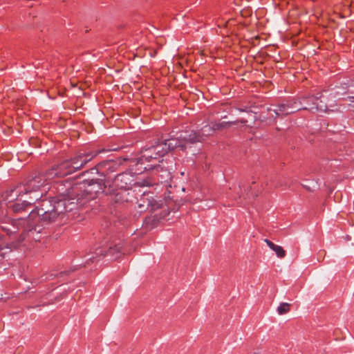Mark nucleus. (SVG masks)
<instances>
[{
  "label": "nucleus",
  "mask_w": 354,
  "mask_h": 354,
  "mask_svg": "<svg viewBox=\"0 0 354 354\" xmlns=\"http://www.w3.org/2000/svg\"><path fill=\"white\" fill-rule=\"evenodd\" d=\"M64 188H58L59 194L54 197L40 198L35 208L28 216L27 227L19 241L14 244L17 247L25 239V234L35 242L39 241L46 235L45 225L55 222L66 212L75 209L70 196L64 194Z\"/></svg>",
  "instance_id": "f257e3e1"
},
{
  "label": "nucleus",
  "mask_w": 354,
  "mask_h": 354,
  "mask_svg": "<svg viewBox=\"0 0 354 354\" xmlns=\"http://www.w3.org/2000/svg\"><path fill=\"white\" fill-rule=\"evenodd\" d=\"M64 194L77 207H93L95 200L104 194H108L109 183L105 178H92L84 180L82 183L71 185L67 183Z\"/></svg>",
  "instance_id": "f03ea898"
},
{
  "label": "nucleus",
  "mask_w": 354,
  "mask_h": 354,
  "mask_svg": "<svg viewBox=\"0 0 354 354\" xmlns=\"http://www.w3.org/2000/svg\"><path fill=\"white\" fill-rule=\"evenodd\" d=\"M113 150L114 149L105 148L95 151L80 150L73 156L54 165L51 169H48L45 174H39L38 176H44L46 179V185L48 180L55 177L61 178L71 175L83 169L87 163L91 161L98 154Z\"/></svg>",
  "instance_id": "7ed1b4c3"
},
{
  "label": "nucleus",
  "mask_w": 354,
  "mask_h": 354,
  "mask_svg": "<svg viewBox=\"0 0 354 354\" xmlns=\"http://www.w3.org/2000/svg\"><path fill=\"white\" fill-rule=\"evenodd\" d=\"M177 147V138H171L161 142H156L145 147L134 165V174H141L146 171L159 167L162 158Z\"/></svg>",
  "instance_id": "20e7f679"
},
{
  "label": "nucleus",
  "mask_w": 354,
  "mask_h": 354,
  "mask_svg": "<svg viewBox=\"0 0 354 354\" xmlns=\"http://www.w3.org/2000/svg\"><path fill=\"white\" fill-rule=\"evenodd\" d=\"M46 179L43 176H35L24 185V198H20L14 203H10L8 209L14 213H21L35 203L43 196L41 188L45 186Z\"/></svg>",
  "instance_id": "39448f33"
},
{
  "label": "nucleus",
  "mask_w": 354,
  "mask_h": 354,
  "mask_svg": "<svg viewBox=\"0 0 354 354\" xmlns=\"http://www.w3.org/2000/svg\"><path fill=\"white\" fill-rule=\"evenodd\" d=\"M236 123V122H212L209 124L204 126L201 129V132L193 131L190 133L188 131L181 132L178 136V149L184 150L187 148L188 144L202 142L205 136L212 134L215 131L229 127Z\"/></svg>",
  "instance_id": "423d86ee"
},
{
  "label": "nucleus",
  "mask_w": 354,
  "mask_h": 354,
  "mask_svg": "<svg viewBox=\"0 0 354 354\" xmlns=\"http://www.w3.org/2000/svg\"><path fill=\"white\" fill-rule=\"evenodd\" d=\"M27 222L28 218H11L10 217L0 218V228L1 229V231H3V234H6L9 237L14 236L21 227H24L22 233L16 240L8 243L7 248L10 250L17 249L21 246H26L27 242L34 241L32 239L28 238L26 234H25V239L22 241L17 247L14 246V244L19 241L20 236L24 233L25 229L27 227Z\"/></svg>",
  "instance_id": "0eeeda50"
},
{
  "label": "nucleus",
  "mask_w": 354,
  "mask_h": 354,
  "mask_svg": "<svg viewBox=\"0 0 354 354\" xmlns=\"http://www.w3.org/2000/svg\"><path fill=\"white\" fill-rule=\"evenodd\" d=\"M175 189L176 185H174L173 188L171 184L168 185L164 197L167 213H165L163 216L154 214L147 216L144 221V225L147 230H152L158 226L161 219L164 217L168 216L171 212H176V200L174 198Z\"/></svg>",
  "instance_id": "6e6552de"
},
{
  "label": "nucleus",
  "mask_w": 354,
  "mask_h": 354,
  "mask_svg": "<svg viewBox=\"0 0 354 354\" xmlns=\"http://www.w3.org/2000/svg\"><path fill=\"white\" fill-rule=\"evenodd\" d=\"M321 97L322 95L317 93L316 95L303 97L301 101H299V104H302L303 103H305L306 106L302 107L297 106L296 101H294L293 102L290 101L288 102L292 108H290L289 111H293L292 113L301 109L308 110L312 113H325L327 111L328 108L326 104L321 100Z\"/></svg>",
  "instance_id": "1a4fd4ad"
},
{
  "label": "nucleus",
  "mask_w": 354,
  "mask_h": 354,
  "mask_svg": "<svg viewBox=\"0 0 354 354\" xmlns=\"http://www.w3.org/2000/svg\"><path fill=\"white\" fill-rule=\"evenodd\" d=\"M122 164V160L118 159L116 160H107L97 164V166L91 168L82 173V175L88 174H101V176L105 178V176L110 173L115 172L118 170V167Z\"/></svg>",
  "instance_id": "9d476101"
},
{
  "label": "nucleus",
  "mask_w": 354,
  "mask_h": 354,
  "mask_svg": "<svg viewBox=\"0 0 354 354\" xmlns=\"http://www.w3.org/2000/svg\"><path fill=\"white\" fill-rule=\"evenodd\" d=\"M24 185L22 189L12 188L8 189L3 194V200L0 201V211L3 212V209L7 207L8 209L10 203H14L20 198H24Z\"/></svg>",
  "instance_id": "9b49d317"
},
{
  "label": "nucleus",
  "mask_w": 354,
  "mask_h": 354,
  "mask_svg": "<svg viewBox=\"0 0 354 354\" xmlns=\"http://www.w3.org/2000/svg\"><path fill=\"white\" fill-rule=\"evenodd\" d=\"M122 254V247L118 245H110L108 250L103 248H97L94 253L86 259L85 264L88 263V261H94L98 257H110L111 259H118Z\"/></svg>",
  "instance_id": "f8f14e48"
},
{
  "label": "nucleus",
  "mask_w": 354,
  "mask_h": 354,
  "mask_svg": "<svg viewBox=\"0 0 354 354\" xmlns=\"http://www.w3.org/2000/svg\"><path fill=\"white\" fill-rule=\"evenodd\" d=\"M162 205L163 203L161 201H158L149 194H145L138 202V207L141 212L145 210L153 211L162 207Z\"/></svg>",
  "instance_id": "ddd939ff"
},
{
  "label": "nucleus",
  "mask_w": 354,
  "mask_h": 354,
  "mask_svg": "<svg viewBox=\"0 0 354 354\" xmlns=\"http://www.w3.org/2000/svg\"><path fill=\"white\" fill-rule=\"evenodd\" d=\"M113 184L118 189L127 192L134 185V176L129 171L120 173L115 177Z\"/></svg>",
  "instance_id": "4468645a"
},
{
  "label": "nucleus",
  "mask_w": 354,
  "mask_h": 354,
  "mask_svg": "<svg viewBox=\"0 0 354 354\" xmlns=\"http://www.w3.org/2000/svg\"><path fill=\"white\" fill-rule=\"evenodd\" d=\"M108 201L112 205H120L123 204L124 202L129 201V192L125 190L116 189L111 190V187L108 188Z\"/></svg>",
  "instance_id": "2eb2a0df"
},
{
  "label": "nucleus",
  "mask_w": 354,
  "mask_h": 354,
  "mask_svg": "<svg viewBox=\"0 0 354 354\" xmlns=\"http://www.w3.org/2000/svg\"><path fill=\"white\" fill-rule=\"evenodd\" d=\"M290 108H292V106L290 103L287 102L286 104L274 106V108H268V111L270 117L277 118L292 114L293 111H289Z\"/></svg>",
  "instance_id": "dca6fc26"
},
{
  "label": "nucleus",
  "mask_w": 354,
  "mask_h": 354,
  "mask_svg": "<svg viewBox=\"0 0 354 354\" xmlns=\"http://www.w3.org/2000/svg\"><path fill=\"white\" fill-rule=\"evenodd\" d=\"M69 271H64V272H55V271H53V272H50L49 273H47L44 275H43L41 277V280L42 281H48V280H50V279H53L54 278H56V277H62L64 275H66L68 273Z\"/></svg>",
  "instance_id": "f3484780"
},
{
  "label": "nucleus",
  "mask_w": 354,
  "mask_h": 354,
  "mask_svg": "<svg viewBox=\"0 0 354 354\" xmlns=\"http://www.w3.org/2000/svg\"><path fill=\"white\" fill-rule=\"evenodd\" d=\"M290 310V304L288 303H281L277 308V313L279 315L287 313Z\"/></svg>",
  "instance_id": "a211bd4d"
},
{
  "label": "nucleus",
  "mask_w": 354,
  "mask_h": 354,
  "mask_svg": "<svg viewBox=\"0 0 354 354\" xmlns=\"http://www.w3.org/2000/svg\"><path fill=\"white\" fill-rule=\"evenodd\" d=\"M272 250L275 252L277 256L279 258H283L286 256V251L280 245H276Z\"/></svg>",
  "instance_id": "6ab92c4d"
},
{
  "label": "nucleus",
  "mask_w": 354,
  "mask_h": 354,
  "mask_svg": "<svg viewBox=\"0 0 354 354\" xmlns=\"http://www.w3.org/2000/svg\"><path fill=\"white\" fill-rule=\"evenodd\" d=\"M67 183H69V182H66L65 183H63V181H61V184H59V185H58V187H57V189H58V188H60V189H61V188H62V187H63V188H64V190H65V189H66V187H67V186H68ZM70 184L71 185V183H70Z\"/></svg>",
  "instance_id": "aec40b11"
},
{
  "label": "nucleus",
  "mask_w": 354,
  "mask_h": 354,
  "mask_svg": "<svg viewBox=\"0 0 354 354\" xmlns=\"http://www.w3.org/2000/svg\"><path fill=\"white\" fill-rule=\"evenodd\" d=\"M265 242L267 243L268 246L272 250L273 248H274V246L276 245V244H274V243H272V241H270V240L268 239H265Z\"/></svg>",
  "instance_id": "412c9836"
},
{
  "label": "nucleus",
  "mask_w": 354,
  "mask_h": 354,
  "mask_svg": "<svg viewBox=\"0 0 354 354\" xmlns=\"http://www.w3.org/2000/svg\"><path fill=\"white\" fill-rule=\"evenodd\" d=\"M4 237V234H3V231H1V229L0 228V241L3 240Z\"/></svg>",
  "instance_id": "4be33fe9"
},
{
  "label": "nucleus",
  "mask_w": 354,
  "mask_h": 354,
  "mask_svg": "<svg viewBox=\"0 0 354 354\" xmlns=\"http://www.w3.org/2000/svg\"><path fill=\"white\" fill-rule=\"evenodd\" d=\"M2 250L3 249L0 248V256L4 257L5 253Z\"/></svg>",
  "instance_id": "5701e85b"
},
{
  "label": "nucleus",
  "mask_w": 354,
  "mask_h": 354,
  "mask_svg": "<svg viewBox=\"0 0 354 354\" xmlns=\"http://www.w3.org/2000/svg\"><path fill=\"white\" fill-rule=\"evenodd\" d=\"M348 99L352 102H354V96H348Z\"/></svg>",
  "instance_id": "b1692460"
},
{
  "label": "nucleus",
  "mask_w": 354,
  "mask_h": 354,
  "mask_svg": "<svg viewBox=\"0 0 354 354\" xmlns=\"http://www.w3.org/2000/svg\"><path fill=\"white\" fill-rule=\"evenodd\" d=\"M281 183H274V184H273V187H281Z\"/></svg>",
  "instance_id": "393cba45"
},
{
  "label": "nucleus",
  "mask_w": 354,
  "mask_h": 354,
  "mask_svg": "<svg viewBox=\"0 0 354 354\" xmlns=\"http://www.w3.org/2000/svg\"><path fill=\"white\" fill-rule=\"evenodd\" d=\"M239 122H241V123H246V122H247V121H246V120H243V119H242V120H239Z\"/></svg>",
  "instance_id": "a878e982"
},
{
  "label": "nucleus",
  "mask_w": 354,
  "mask_h": 354,
  "mask_svg": "<svg viewBox=\"0 0 354 354\" xmlns=\"http://www.w3.org/2000/svg\"><path fill=\"white\" fill-rule=\"evenodd\" d=\"M178 68L180 67V66H181V64L179 62H178Z\"/></svg>",
  "instance_id": "bb28decb"
},
{
  "label": "nucleus",
  "mask_w": 354,
  "mask_h": 354,
  "mask_svg": "<svg viewBox=\"0 0 354 354\" xmlns=\"http://www.w3.org/2000/svg\"><path fill=\"white\" fill-rule=\"evenodd\" d=\"M182 191H183V192H185V187H183V188H182Z\"/></svg>",
  "instance_id": "cd10ccee"
}]
</instances>
